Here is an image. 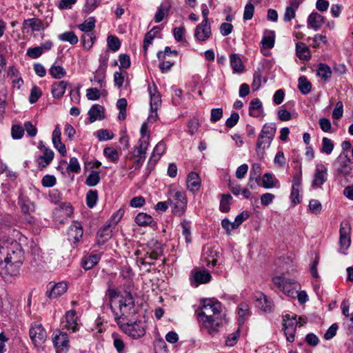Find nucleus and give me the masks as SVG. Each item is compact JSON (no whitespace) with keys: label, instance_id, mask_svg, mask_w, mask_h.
Returning <instances> with one entry per match:
<instances>
[{"label":"nucleus","instance_id":"ddd939ff","mask_svg":"<svg viewBox=\"0 0 353 353\" xmlns=\"http://www.w3.org/2000/svg\"><path fill=\"white\" fill-rule=\"evenodd\" d=\"M163 250L162 245L157 241L152 240L148 243V250L146 254L151 260H157L163 255Z\"/></svg>","mask_w":353,"mask_h":353},{"label":"nucleus","instance_id":"13d9d810","mask_svg":"<svg viewBox=\"0 0 353 353\" xmlns=\"http://www.w3.org/2000/svg\"><path fill=\"white\" fill-rule=\"evenodd\" d=\"M41 94L42 92L41 89L36 85L33 86L30 90V94L29 96V102L31 104L36 103L38 101V99L41 97Z\"/></svg>","mask_w":353,"mask_h":353},{"label":"nucleus","instance_id":"4d7b16f0","mask_svg":"<svg viewBox=\"0 0 353 353\" xmlns=\"http://www.w3.org/2000/svg\"><path fill=\"white\" fill-rule=\"evenodd\" d=\"M333 149L334 143L332 140L327 137H323L322 139L321 152L326 154H330L332 153Z\"/></svg>","mask_w":353,"mask_h":353},{"label":"nucleus","instance_id":"37998d69","mask_svg":"<svg viewBox=\"0 0 353 353\" xmlns=\"http://www.w3.org/2000/svg\"><path fill=\"white\" fill-rule=\"evenodd\" d=\"M332 71L330 68L325 63H320L318 66L317 75L324 81L328 80L331 77Z\"/></svg>","mask_w":353,"mask_h":353},{"label":"nucleus","instance_id":"a211bd4d","mask_svg":"<svg viewBox=\"0 0 353 353\" xmlns=\"http://www.w3.org/2000/svg\"><path fill=\"white\" fill-rule=\"evenodd\" d=\"M42 152L43 154L37 159L38 168L41 170L46 168L51 163L54 156V152L50 148H44V151Z\"/></svg>","mask_w":353,"mask_h":353},{"label":"nucleus","instance_id":"bf43d9fd","mask_svg":"<svg viewBox=\"0 0 353 353\" xmlns=\"http://www.w3.org/2000/svg\"><path fill=\"white\" fill-rule=\"evenodd\" d=\"M254 6L252 4V3L249 2L248 3L244 8L243 12V19L245 21L250 20L254 15Z\"/></svg>","mask_w":353,"mask_h":353},{"label":"nucleus","instance_id":"393cba45","mask_svg":"<svg viewBox=\"0 0 353 353\" xmlns=\"http://www.w3.org/2000/svg\"><path fill=\"white\" fill-rule=\"evenodd\" d=\"M67 291V284L64 282H59L54 284L51 290L46 292V295L50 299H56L63 295Z\"/></svg>","mask_w":353,"mask_h":353},{"label":"nucleus","instance_id":"b1692460","mask_svg":"<svg viewBox=\"0 0 353 353\" xmlns=\"http://www.w3.org/2000/svg\"><path fill=\"white\" fill-rule=\"evenodd\" d=\"M69 83L66 81H56L51 86V93L54 98H61L67 88Z\"/></svg>","mask_w":353,"mask_h":353},{"label":"nucleus","instance_id":"864d4df0","mask_svg":"<svg viewBox=\"0 0 353 353\" xmlns=\"http://www.w3.org/2000/svg\"><path fill=\"white\" fill-rule=\"evenodd\" d=\"M103 154L111 161H117L119 159V153L114 148L106 147L103 150Z\"/></svg>","mask_w":353,"mask_h":353},{"label":"nucleus","instance_id":"7ed1b4c3","mask_svg":"<svg viewBox=\"0 0 353 353\" xmlns=\"http://www.w3.org/2000/svg\"><path fill=\"white\" fill-rule=\"evenodd\" d=\"M116 322L122 331L132 339L141 338L145 334V323L141 320L130 323L126 319L124 312L120 317H116Z\"/></svg>","mask_w":353,"mask_h":353},{"label":"nucleus","instance_id":"338daca9","mask_svg":"<svg viewBox=\"0 0 353 353\" xmlns=\"http://www.w3.org/2000/svg\"><path fill=\"white\" fill-rule=\"evenodd\" d=\"M42 54L43 52L40 46L29 48L26 51V54L32 59L39 58Z\"/></svg>","mask_w":353,"mask_h":353},{"label":"nucleus","instance_id":"aec40b11","mask_svg":"<svg viewBox=\"0 0 353 353\" xmlns=\"http://www.w3.org/2000/svg\"><path fill=\"white\" fill-rule=\"evenodd\" d=\"M256 306L260 307L261 310L265 312H272L274 310V305L273 302L270 300L266 295L261 294L259 296L256 297Z\"/></svg>","mask_w":353,"mask_h":353},{"label":"nucleus","instance_id":"69168bd1","mask_svg":"<svg viewBox=\"0 0 353 353\" xmlns=\"http://www.w3.org/2000/svg\"><path fill=\"white\" fill-rule=\"evenodd\" d=\"M239 338V329L237 331L229 334L225 341V345L229 347L234 346Z\"/></svg>","mask_w":353,"mask_h":353},{"label":"nucleus","instance_id":"8fccbe9b","mask_svg":"<svg viewBox=\"0 0 353 353\" xmlns=\"http://www.w3.org/2000/svg\"><path fill=\"white\" fill-rule=\"evenodd\" d=\"M270 35L263 36L261 43L262 47L266 49H271L274 46L275 34L274 31H270Z\"/></svg>","mask_w":353,"mask_h":353},{"label":"nucleus","instance_id":"9d476101","mask_svg":"<svg viewBox=\"0 0 353 353\" xmlns=\"http://www.w3.org/2000/svg\"><path fill=\"white\" fill-rule=\"evenodd\" d=\"M67 234L68 241L71 243H76L83 237V228L79 222L74 221L69 227Z\"/></svg>","mask_w":353,"mask_h":353},{"label":"nucleus","instance_id":"4be33fe9","mask_svg":"<svg viewBox=\"0 0 353 353\" xmlns=\"http://www.w3.org/2000/svg\"><path fill=\"white\" fill-rule=\"evenodd\" d=\"M88 114L90 123H94L97 120H103L105 118L104 108L99 104L93 105Z\"/></svg>","mask_w":353,"mask_h":353},{"label":"nucleus","instance_id":"3c124183","mask_svg":"<svg viewBox=\"0 0 353 353\" xmlns=\"http://www.w3.org/2000/svg\"><path fill=\"white\" fill-rule=\"evenodd\" d=\"M107 43L109 49L113 52L117 51L121 47V42L116 36L110 35L107 38Z\"/></svg>","mask_w":353,"mask_h":353},{"label":"nucleus","instance_id":"6e6d98bb","mask_svg":"<svg viewBox=\"0 0 353 353\" xmlns=\"http://www.w3.org/2000/svg\"><path fill=\"white\" fill-rule=\"evenodd\" d=\"M81 171V167L78 159L76 157H72L70 159L69 164L67 167V172L68 173H79Z\"/></svg>","mask_w":353,"mask_h":353},{"label":"nucleus","instance_id":"4c0bfd02","mask_svg":"<svg viewBox=\"0 0 353 353\" xmlns=\"http://www.w3.org/2000/svg\"><path fill=\"white\" fill-rule=\"evenodd\" d=\"M238 322L239 325L244 323L245 317L250 315L249 306L246 303H241L238 305Z\"/></svg>","mask_w":353,"mask_h":353},{"label":"nucleus","instance_id":"9b49d317","mask_svg":"<svg viewBox=\"0 0 353 353\" xmlns=\"http://www.w3.org/2000/svg\"><path fill=\"white\" fill-rule=\"evenodd\" d=\"M351 228L348 223H341L339 229V244L341 248L347 249L350 246Z\"/></svg>","mask_w":353,"mask_h":353},{"label":"nucleus","instance_id":"6ab92c4d","mask_svg":"<svg viewBox=\"0 0 353 353\" xmlns=\"http://www.w3.org/2000/svg\"><path fill=\"white\" fill-rule=\"evenodd\" d=\"M148 92L150 94V105L151 109H158L161 104V96L155 84H153L152 86H148Z\"/></svg>","mask_w":353,"mask_h":353},{"label":"nucleus","instance_id":"f03ea898","mask_svg":"<svg viewBox=\"0 0 353 353\" xmlns=\"http://www.w3.org/2000/svg\"><path fill=\"white\" fill-rule=\"evenodd\" d=\"M276 132L274 123H265L259 134L256 143V152L258 157L263 158L265 150L270 147Z\"/></svg>","mask_w":353,"mask_h":353},{"label":"nucleus","instance_id":"72a5a7b5","mask_svg":"<svg viewBox=\"0 0 353 353\" xmlns=\"http://www.w3.org/2000/svg\"><path fill=\"white\" fill-rule=\"evenodd\" d=\"M261 185L265 189H270L274 187H277L279 181L276 179L272 174L265 173L261 180Z\"/></svg>","mask_w":353,"mask_h":353},{"label":"nucleus","instance_id":"7c9ffc66","mask_svg":"<svg viewBox=\"0 0 353 353\" xmlns=\"http://www.w3.org/2000/svg\"><path fill=\"white\" fill-rule=\"evenodd\" d=\"M100 256L99 254H91L82 259L81 263L85 270H91L100 261Z\"/></svg>","mask_w":353,"mask_h":353},{"label":"nucleus","instance_id":"774afa93","mask_svg":"<svg viewBox=\"0 0 353 353\" xmlns=\"http://www.w3.org/2000/svg\"><path fill=\"white\" fill-rule=\"evenodd\" d=\"M41 183L46 188L53 187L56 184V178L53 175L46 174L43 177Z\"/></svg>","mask_w":353,"mask_h":353},{"label":"nucleus","instance_id":"bb28decb","mask_svg":"<svg viewBox=\"0 0 353 353\" xmlns=\"http://www.w3.org/2000/svg\"><path fill=\"white\" fill-rule=\"evenodd\" d=\"M187 185L188 189L192 192L199 190L201 185V179L199 174L195 172H191L187 177Z\"/></svg>","mask_w":353,"mask_h":353},{"label":"nucleus","instance_id":"423d86ee","mask_svg":"<svg viewBox=\"0 0 353 353\" xmlns=\"http://www.w3.org/2000/svg\"><path fill=\"white\" fill-rule=\"evenodd\" d=\"M30 337L35 346H40L46 339V332L41 323L34 322L29 330Z\"/></svg>","mask_w":353,"mask_h":353},{"label":"nucleus","instance_id":"79ce46f5","mask_svg":"<svg viewBox=\"0 0 353 353\" xmlns=\"http://www.w3.org/2000/svg\"><path fill=\"white\" fill-rule=\"evenodd\" d=\"M50 74L54 79H60L64 77L67 72L66 70L60 65L53 64L49 69Z\"/></svg>","mask_w":353,"mask_h":353},{"label":"nucleus","instance_id":"2f4dec72","mask_svg":"<svg viewBox=\"0 0 353 353\" xmlns=\"http://www.w3.org/2000/svg\"><path fill=\"white\" fill-rule=\"evenodd\" d=\"M134 305L135 304L132 294L130 292H127L124 301H120L119 308L121 314L124 312V315H125L127 313L126 310L128 309L130 310L134 308Z\"/></svg>","mask_w":353,"mask_h":353},{"label":"nucleus","instance_id":"dca6fc26","mask_svg":"<svg viewBox=\"0 0 353 353\" xmlns=\"http://www.w3.org/2000/svg\"><path fill=\"white\" fill-rule=\"evenodd\" d=\"M111 224L106 223L101 228L96 236V242L98 245L105 244L112 236Z\"/></svg>","mask_w":353,"mask_h":353},{"label":"nucleus","instance_id":"0eeeda50","mask_svg":"<svg viewBox=\"0 0 353 353\" xmlns=\"http://www.w3.org/2000/svg\"><path fill=\"white\" fill-rule=\"evenodd\" d=\"M327 179V168L322 163L317 164L312 181V187L314 189L321 188Z\"/></svg>","mask_w":353,"mask_h":353},{"label":"nucleus","instance_id":"680f3d73","mask_svg":"<svg viewBox=\"0 0 353 353\" xmlns=\"http://www.w3.org/2000/svg\"><path fill=\"white\" fill-rule=\"evenodd\" d=\"M24 129L19 125H14L11 129V135L14 139H20L23 137Z\"/></svg>","mask_w":353,"mask_h":353},{"label":"nucleus","instance_id":"a878e982","mask_svg":"<svg viewBox=\"0 0 353 353\" xmlns=\"http://www.w3.org/2000/svg\"><path fill=\"white\" fill-rule=\"evenodd\" d=\"M52 341L54 347L58 350H63L68 347V336L65 332H59V334H54L52 337Z\"/></svg>","mask_w":353,"mask_h":353},{"label":"nucleus","instance_id":"e2e57ef3","mask_svg":"<svg viewBox=\"0 0 353 353\" xmlns=\"http://www.w3.org/2000/svg\"><path fill=\"white\" fill-rule=\"evenodd\" d=\"M239 120V114L236 112H233L230 117L225 121V126L228 128L234 127Z\"/></svg>","mask_w":353,"mask_h":353},{"label":"nucleus","instance_id":"052dcab7","mask_svg":"<svg viewBox=\"0 0 353 353\" xmlns=\"http://www.w3.org/2000/svg\"><path fill=\"white\" fill-rule=\"evenodd\" d=\"M249 216L250 213L248 211H243L236 216L234 221L233 222V228H239L244 221L249 218Z\"/></svg>","mask_w":353,"mask_h":353},{"label":"nucleus","instance_id":"39448f33","mask_svg":"<svg viewBox=\"0 0 353 353\" xmlns=\"http://www.w3.org/2000/svg\"><path fill=\"white\" fill-rule=\"evenodd\" d=\"M334 175L335 177L347 176L350 174L352 167L351 166V159L345 152H341L333 164Z\"/></svg>","mask_w":353,"mask_h":353},{"label":"nucleus","instance_id":"6e6552de","mask_svg":"<svg viewBox=\"0 0 353 353\" xmlns=\"http://www.w3.org/2000/svg\"><path fill=\"white\" fill-rule=\"evenodd\" d=\"M172 206L173 208V212L176 215H182L187 208V199L185 192L181 191H176L174 196Z\"/></svg>","mask_w":353,"mask_h":353},{"label":"nucleus","instance_id":"58836bf2","mask_svg":"<svg viewBox=\"0 0 353 353\" xmlns=\"http://www.w3.org/2000/svg\"><path fill=\"white\" fill-rule=\"evenodd\" d=\"M95 22L96 20L94 17H90L83 23L79 24L78 28L82 32H83L84 34L93 33L92 30L95 27Z\"/></svg>","mask_w":353,"mask_h":353},{"label":"nucleus","instance_id":"e433bc0d","mask_svg":"<svg viewBox=\"0 0 353 353\" xmlns=\"http://www.w3.org/2000/svg\"><path fill=\"white\" fill-rule=\"evenodd\" d=\"M298 88L303 94H307L311 92L312 83L305 76H301L298 79Z\"/></svg>","mask_w":353,"mask_h":353},{"label":"nucleus","instance_id":"c03bdc74","mask_svg":"<svg viewBox=\"0 0 353 353\" xmlns=\"http://www.w3.org/2000/svg\"><path fill=\"white\" fill-rule=\"evenodd\" d=\"M261 167L259 163H255L252 165L250 172V181L255 180L259 184L261 181Z\"/></svg>","mask_w":353,"mask_h":353},{"label":"nucleus","instance_id":"f257e3e1","mask_svg":"<svg viewBox=\"0 0 353 353\" xmlns=\"http://www.w3.org/2000/svg\"><path fill=\"white\" fill-rule=\"evenodd\" d=\"M221 311L222 305L216 299H203L200 310L196 312L201 328L206 329L209 334L216 331L223 323Z\"/></svg>","mask_w":353,"mask_h":353},{"label":"nucleus","instance_id":"412c9836","mask_svg":"<svg viewBox=\"0 0 353 353\" xmlns=\"http://www.w3.org/2000/svg\"><path fill=\"white\" fill-rule=\"evenodd\" d=\"M249 114L251 117L259 118L263 117V108L261 101L256 98L250 101L249 107Z\"/></svg>","mask_w":353,"mask_h":353},{"label":"nucleus","instance_id":"a18cd8bd","mask_svg":"<svg viewBox=\"0 0 353 353\" xmlns=\"http://www.w3.org/2000/svg\"><path fill=\"white\" fill-rule=\"evenodd\" d=\"M112 338L113 339L114 347L118 353H125V344L120 335L117 332H113Z\"/></svg>","mask_w":353,"mask_h":353},{"label":"nucleus","instance_id":"ea45409f","mask_svg":"<svg viewBox=\"0 0 353 353\" xmlns=\"http://www.w3.org/2000/svg\"><path fill=\"white\" fill-rule=\"evenodd\" d=\"M58 38L59 40L65 42H68L71 45H75L78 43L79 39L73 31L65 32L59 34Z\"/></svg>","mask_w":353,"mask_h":353},{"label":"nucleus","instance_id":"49530a36","mask_svg":"<svg viewBox=\"0 0 353 353\" xmlns=\"http://www.w3.org/2000/svg\"><path fill=\"white\" fill-rule=\"evenodd\" d=\"M100 179L99 172L92 170L87 176L85 183L89 187H93L99 183Z\"/></svg>","mask_w":353,"mask_h":353},{"label":"nucleus","instance_id":"a19ab883","mask_svg":"<svg viewBox=\"0 0 353 353\" xmlns=\"http://www.w3.org/2000/svg\"><path fill=\"white\" fill-rule=\"evenodd\" d=\"M232 196L230 194H221V199L219 204V210L222 212H228L230 210Z\"/></svg>","mask_w":353,"mask_h":353},{"label":"nucleus","instance_id":"cd10ccee","mask_svg":"<svg viewBox=\"0 0 353 353\" xmlns=\"http://www.w3.org/2000/svg\"><path fill=\"white\" fill-rule=\"evenodd\" d=\"M135 222L138 225L142 227L155 225L153 218L150 215L143 212L139 213L136 216Z\"/></svg>","mask_w":353,"mask_h":353},{"label":"nucleus","instance_id":"1a4fd4ad","mask_svg":"<svg viewBox=\"0 0 353 353\" xmlns=\"http://www.w3.org/2000/svg\"><path fill=\"white\" fill-rule=\"evenodd\" d=\"M211 278V274L208 270L194 269L191 272L190 281L192 286L198 287L200 284L209 283Z\"/></svg>","mask_w":353,"mask_h":353},{"label":"nucleus","instance_id":"c9c22d12","mask_svg":"<svg viewBox=\"0 0 353 353\" xmlns=\"http://www.w3.org/2000/svg\"><path fill=\"white\" fill-rule=\"evenodd\" d=\"M230 61L234 72H241L243 70L244 65L237 54H231L230 55Z\"/></svg>","mask_w":353,"mask_h":353},{"label":"nucleus","instance_id":"c756f323","mask_svg":"<svg viewBox=\"0 0 353 353\" xmlns=\"http://www.w3.org/2000/svg\"><path fill=\"white\" fill-rule=\"evenodd\" d=\"M166 150V146L165 143L160 141L159 142L156 146L154 147L152 155L149 159V163L153 161L154 163L158 161L161 155L165 152Z\"/></svg>","mask_w":353,"mask_h":353},{"label":"nucleus","instance_id":"c85d7f7f","mask_svg":"<svg viewBox=\"0 0 353 353\" xmlns=\"http://www.w3.org/2000/svg\"><path fill=\"white\" fill-rule=\"evenodd\" d=\"M170 7L171 6L169 2L162 3L160 6H159L154 15V21L156 23H160L162 21L163 19L168 15V12L170 9Z\"/></svg>","mask_w":353,"mask_h":353},{"label":"nucleus","instance_id":"f3484780","mask_svg":"<svg viewBox=\"0 0 353 353\" xmlns=\"http://www.w3.org/2000/svg\"><path fill=\"white\" fill-rule=\"evenodd\" d=\"M325 23V17L316 12H312L307 18V26L315 31L319 30Z\"/></svg>","mask_w":353,"mask_h":353},{"label":"nucleus","instance_id":"de8ad7c7","mask_svg":"<svg viewBox=\"0 0 353 353\" xmlns=\"http://www.w3.org/2000/svg\"><path fill=\"white\" fill-rule=\"evenodd\" d=\"M81 39L83 48L90 50L92 47L96 37L94 33H87L83 34Z\"/></svg>","mask_w":353,"mask_h":353},{"label":"nucleus","instance_id":"09e8293b","mask_svg":"<svg viewBox=\"0 0 353 353\" xmlns=\"http://www.w3.org/2000/svg\"><path fill=\"white\" fill-rule=\"evenodd\" d=\"M98 200V192L96 190H90L86 194V205L92 208L97 204Z\"/></svg>","mask_w":353,"mask_h":353},{"label":"nucleus","instance_id":"2eb2a0df","mask_svg":"<svg viewBox=\"0 0 353 353\" xmlns=\"http://www.w3.org/2000/svg\"><path fill=\"white\" fill-rule=\"evenodd\" d=\"M31 29L32 32H39L44 29L43 21L38 18L25 19L23 22V32H28Z\"/></svg>","mask_w":353,"mask_h":353},{"label":"nucleus","instance_id":"0e129e2a","mask_svg":"<svg viewBox=\"0 0 353 353\" xmlns=\"http://www.w3.org/2000/svg\"><path fill=\"white\" fill-rule=\"evenodd\" d=\"M119 61L120 63L119 68L128 69L130 67V58L127 54H121L119 56Z\"/></svg>","mask_w":353,"mask_h":353},{"label":"nucleus","instance_id":"5fc2aeb1","mask_svg":"<svg viewBox=\"0 0 353 353\" xmlns=\"http://www.w3.org/2000/svg\"><path fill=\"white\" fill-rule=\"evenodd\" d=\"M296 316H291L287 314L283 317V327H296L297 321Z\"/></svg>","mask_w":353,"mask_h":353},{"label":"nucleus","instance_id":"5701e85b","mask_svg":"<svg viewBox=\"0 0 353 353\" xmlns=\"http://www.w3.org/2000/svg\"><path fill=\"white\" fill-rule=\"evenodd\" d=\"M65 325H64L68 330H71L73 332L78 330L77 315L74 310H71L65 313Z\"/></svg>","mask_w":353,"mask_h":353},{"label":"nucleus","instance_id":"f704fd0d","mask_svg":"<svg viewBox=\"0 0 353 353\" xmlns=\"http://www.w3.org/2000/svg\"><path fill=\"white\" fill-rule=\"evenodd\" d=\"M21 210L25 214H30L35 210V204L27 197H21L19 201Z\"/></svg>","mask_w":353,"mask_h":353},{"label":"nucleus","instance_id":"603ef678","mask_svg":"<svg viewBox=\"0 0 353 353\" xmlns=\"http://www.w3.org/2000/svg\"><path fill=\"white\" fill-rule=\"evenodd\" d=\"M105 70L104 69H101V68H98L93 79H91V81L97 82L99 84L100 87L102 88L105 84Z\"/></svg>","mask_w":353,"mask_h":353},{"label":"nucleus","instance_id":"f8f14e48","mask_svg":"<svg viewBox=\"0 0 353 353\" xmlns=\"http://www.w3.org/2000/svg\"><path fill=\"white\" fill-rule=\"evenodd\" d=\"M149 145V141L148 138H141L139 140L138 145L134 147V152L137 154H132L128 157L130 160L133 158L141 159L145 160L148 147Z\"/></svg>","mask_w":353,"mask_h":353},{"label":"nucleus","instance_id":"473e14b6","mask_svg":"<svg viewBox=\"0 0 353 353\" xmlns=\"http://www.w3.org/2000/svg\"><path fill=\"white\" fill-rule=\"evenodd\" d=\"M296 52L298 57L302 60L306 61L311 57L309 48L305 43L302 42L296 43Z\"/></svg>","mask_w":353,"mask_h":353},{"label":"nucleus","instance_id":"4468645a","mask_svg":"<svg viewBox=\"0 0 353 353\" xmlns=\"http://www.w3.org/2000/svg\"><path fill=\"white\" fill-rule=\"evenodd\" d=\"M210 36L211 27L209 23H204V22H201L196 27L194 37L198 41H204L208 39Z\"/></svg>","mask_w":353,"mask_h":353},{"label":"nucleus","instance_id":"20e7f679","mask_svg":"<svg viewBox=\"0 0 353 353\" xmlns=\"http://www.w3.org/2000/svg\"><path fill=\"white\" fill-rule=\"evenodd\" d=\"M23 260L24 253L21 248L12 250V253H8L4 259L6 272L11 276L17 275Z\"/></svg>","mask_w":353,"mask_h":353}]
</instances>
